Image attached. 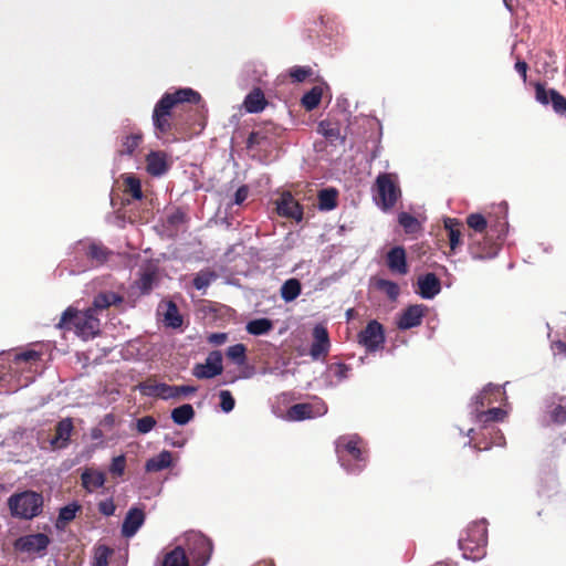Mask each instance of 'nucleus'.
<instances>
[{"label": "nucleus", "mask_w": 566, "mask_h": 566, "mask_svg": "<svg viewBox=\"0 0 566 566\" xmlns=\"http://www.w3.org/2000/svg\"><path fill=\"white\" fill-rule=\"evenodd\" d=\"M201 95L190 88H179L172 93H165L161 98L156 103L153 111V125L158 137L164 136L177 129L175 122V111L184 103L199 104Z\"/></svg>", "instance_id": "obj_1"}, {"label": "nucleus", "mask_w": 566, "mask_h": 566, "mask_svg": "<svg viewBox=\"0 0 566 566\" xmlns=\"http://www.w3.org/2000/svg\"><path fill=\"white\" fill-rule=\"evenodd\" d=\"M95 314V308L92 307L78 311L70 306L62 313L56 327L63 331H74L83 339L92 338L99 333V319Z\"/></svg>", "instance_id": "obj_2"}, {"label": "nucleus", "mask_w": 566, "mask_h": 566, "mask_svg": "<svg viewBox=\"0 0 566 566\" xmlns=\"http://www.w3.org/2000/svg\"><path fill=\"white\" fill-rule=\"evenodd\" d=\"M488 527L484 521L469 525L465 537L459 539V547L465 559L481 560L486 555Z\"/></svg>", "instance_id": "obj_3"}, {"label": "nucleus", "mask_w": 566, "mask_h": 566, "mask_svg": "<svg viewBox=\"0 0 566 566\" xmlns=\"http://www.w3.org/2000/svg\"><path fill=\"white\" fill-rule=\"evenodd\" d=\"M8 506L13 517L32 520L42 513L43 496L34 491H24L11 495Z\"/></svg>", "instance_id": "obj_4"}, {"label": "nucleus", "mask_w": 566, "mask_h": 566, "mask_svg": "<svg viewBox=\"0 0 566 566\" xmlns=\"http://www.w3.org/2000/svg\"><path fill=\"white\" fill-rule=\"evenodd\" d=\"M185 549L191 566H206L212 554V543L201 533L192 532L186 537Z\"/></svg>", "instance_id": "obj_5"}, {"label": "nucleus", "mask_w": 566, "mask_h": 566, "mask_svg": "<svg viewBox=\"0 0 566 566\" xmlns=\"http://www.w3.org/2000/svg\"><path fill=\"white\" fill-rule=\"evenodd\" d=\"M376 190L375 199L384 210L391 209L400 197V188L391 174H380L377 177Z\"/></svg>", "instance_id": "obj_6"}, {"label": "nucleus", "mask_w": 566, "mask_h": 566, "mask_svg": "<svg viewBox=\"0 0 566 566\" xmlns=\"http://www.w3.org/2000/svg\"><path fill=\"white\" fill-rule=\"evenodd\" d=\"M360 444L361 440L356 436L350 438H343L337 444L338 452L345 451L353 460L357 462L355 465L346 464L343 455H340L342 465L350 473L360 472L365 467L366 457Z\"/></svg>", "instance_id": "obj_7"}, {"label": "nucleus", "mask_w": 566, "mask_h": 566, "mask_svg": "<svg viewBox=\"0 0 566 566\" xmlns=\"http://www.w3.org/2000/svg\"><path fill=\"white\" fill-rule=\"evenodd\" d=\"M358 343L363 345L369 353L381 348L385 343V332L382 325L375 319L368 322L366 327L358 334Z\"/></svg>", "instance_id": "obj_8"}, {"label": "nucleus", "mask_w": 566, "mask_h": 566, "mask_svg": "<svg viewBox=\"0 0 566 566\" xmlns=\"http://www.w3.org/2000/svg\"><path fill=\"white\" fill-rule=\"evenodd\" d=\"M51 538L44 533L29 534L15 539L13 546L17 551L28 554L44 555Z\"/></svg>", "instance_id": "obj_9"}, {"label": "nucleus", "mask_w": 566, "mask_h": 566, "mask_svg": "<svg viewBox=\"0 0 566 566\" xmlns=\"http://www.w3.org/2000/svg\"><path fill=\"white\" fill-rule=\"evenodd\" d=\"M535 99L541 103L542 105H548L549 103L553 106V109L555 113H557L560 116L566 117V97L563 96L555 88L547 90L545 84L543 83H535Z\"/></svg>", "instance_id": "obj_10"}, {"label": "nucleus", "mask_w": 566, "mask_h": 566, "mask_svg": "<svg viewBox=\"0 0 566 566\" xmlns=\"http://www.w3.org/2000/svg\"><path fill=\"white\" fill-rule=\"evenodd\" d=\"M493 390H495L496 392L500 391V389L497 387H493L491 384L488 385L483 391L476 397V401L475 403L478 405L476 407V412H478V418L481 422H496V421H503L504 418L506 417V411L503 410L502 408H490L488 410H480V407L483 408L486 403H490L491 400L488 399V401L485 402L486 400V397L489 394H491Z\"/></svg>", "instance_id": "obj_11"}, {"label": "nucleus", "mask_w": 566, "mask_h": 566, "mask_svg": "<svg viewBox=\"0 0 566 566\" xmlns=\"http://www.w3.org/2000/svg\"><path fill=\"white\" fill-rule=\"evenodd\" d=\"M223 371L222 354L213 350L208 354L203 364H196L192 375L198 379H211Z\"/></svg>", "instance_id": "obj_12"}, {"label": "nucleus", "mask_w": 566, "mask_h": 566, "mask_svg": "<svg viewBox=\"0 0 566 566\" xmlns=\"http://www.w3.org/2000/svg\"><path fill=\"white\" fill-rule=\"evenodd\" d=\"M276 212L279 216L301 222L303 219V207L291 192H283L276 200Z\"/></svg>", "instance_id": "obj_13"}, {"label": "nucleus", "mask_w": 566, "mask_h": 566, "mask_svg": "<svg viewBox=\"0 0 566 566\" xmlns=\"http://www.w3.org/2000/svg\"><path fill=\"white\" fill-rule=\"evenodd\" d=\"M327 412V406L321 401L318 403H295L287 410V417L294 421L311 419L323 416Z\"/></svg>", "instance_id": "obj_14"}, {"label": "nucleus", "mask_w": 566, "mask_h": 566, "mask_svg": "<svg viewBox=\"0 0 566 566\" xmlns=\"http://www.w3.org/2000/svg\"><path fill=\"white\" fill-rule=\"evenodd\" d=\"M469 250L474 259H491L496 255L497 247L489 235L481 240L476 234H469Z\"/></svg>", "instance_id": "obj_15"}, {"label": "nucleus", "mask_w": 566, "mask_h": 566, "mask_svg": "<svg viewBox=\"0 0 566 566\" xmlns=\"http://www.w3.org/2000/svg\"><path fill=\"white\" fill-rule=\"evenodd\" d=\"M313 343L310 348V355L314 360L324 359L329 352L331 342L327 328L323 325H316L313 329Z\"/></svg>", "instance_id": "obj_16"}, {"label": "nucleus", "mask_w": 566, "mask_h": 566, "mask_svg": "<svg viewBox=\"0 0 566 566\" xmlns=\"http://www.w3.org/2000/svg\"><path fill=\"white\" fill-rule=\"evenodd\" d=\"M139 391L144 396L160 398L163 400L174 399L175 385L157 382L147 379L138 385Z\"/></svg>", "instance_id": "obj_17"}, {"label": "nucleus", "mask_w": 566, "mask_h": 566, "mask_svg": "<svg viewBox=\"0 0 566 566\" xmlns=\"http://www.w3.org/2000/svg\"><path fill=\"white\" fill-rule=\"evenodd\" d=\"M171 166L167 153L163 150H151L146 156V171L153 177L165 175Z\"/></svg>", "instance_id": "obj_18"}, {"label": "nucleus", "mask_w": 566, "mask_h": 566, "mask_svg": "<svg viewBox=\"0 0 566 566\" xmlns=\"http://www.w3.org/2000/svg\"><path fill=\"white\" fill-rule=\"evenodd\" d=\"M427 311L423 304L409 305L399 316L397 326L399 329L406 331L419 326Z\"/></svg>", "instance_id": "obj_19"}, {"label": "nucleus", "mask_w": 566, "mask_h": 566, "mask_svg": "<svg viewBox=\"0 0 566 566\" xmlns=\"http://www.w3.org/2000/svg\"><path fill=\"white\" fill-rule=\"evenodd\" d=\"M74 424L72 418H64L55 426V432L50 441L52 449H64L69 446Z\"/></svg>", "instance_id": "obj_20"}, {"label": "nucleus", "mask_w": 566, "mask_h": 566, "mask_svg": "<svg viewBox=\"0 0 566 566\" xmlns=\"http://www.w3.org/2000/svg\"><path fill=\"white\" fill-rule=\"evenodd\" d=\"M417 293L426 300H431L441 291V282L434 273L420 275L417 281Z\"/></svg>", "instance_id": "obj_21"}, {"label": "nucleus", "mask_w": 566, "mask_h": 566, "mask_svg": "<svg viewBox=\"0 0 566 566\" xmlns=\"http://www.w3.org/2000/svg\"><path fill=\"white\" fill-rule=\"evenodd\" d=\"M145 522V513L142 509L138 507H132L127 512L123 525H122V535L124 537H132L134 536L139 527Z\"/></svg>", "instance_id": "obj_22"}, {"label": "nucleus", "mask_w": 566, "mask_h": 566, "mask_svg": "<svg viewBox=\"0 0 566 566\" xmlns=\"http://www.w3.org/2000/svg\"><path fill=\"white\" fill-rule=\"evenodd\" d=\"M144 135L139 129L134 132H124L119 137V147L117 153L119 156H132L143 143Z\"/></svg>", "instance_id": "obj_23"}, {"label": "nucleus", "mask_w": 566, "mask_h": 566, "mask_svg": "<svg viewBox=\"0 0 566 566\" xmlns=\"http://www.w3.org/2000/svg\"><path fill=\"white\" fill-rule=\"evenodd\" d=\"M386 262L388 269L391 272L401 275L408 273V264L405 248L398 245L390 249L387 253Z\"/></svg>", "instance_id": "obj_24"}, {"label": "nucleus", "mask_w": 566, "mask_h": 566, "mask_svg": "<svg viewBox=\"0 0 566 566\" xmlns=\"http://www.w3.org/2000/svg\"><path fill=\"white\" fill-rule=\"evenodd\" d=\"M549 421L557 426L566 423V397L558 396L546 406Z\"/></svg>", "instance_id": "obj_25"}, {"label": "nucleus", "mask_w": 566, "mask_h": 566, "mask_svg": "<svg viewBox=\"0 0 566 566\" xmlns=\"http://www.w3.org/2000/svg\"><path fill=\"white\" fill-rule=\"evenodd\" d=\"M160 566H191L184 546L178 545L164 554Z\"/></svg>", "instance_id": "obj_26"}, {"label": "nucleus", "mask_w": 566, "mask_h": 566, "mask_svg": "<svg viewBox=\"0 0 566 566\" xmlns=\"http://www.w3.org/2000/svg\"><path fill=\"white\" fill-rule=\"evenodd\" d=\"M268 105L264 93L260 87H254L244 98L243 106L248 113H260Z\"/></svg>", "instance_id": "obj_27"}, {"label": "nucleus", "mask_w": 566, "mask_h": 566, "mask_svg": "<svg viewBox=\"0 0 566 566\" xmlns=\"http://www.w3.org/2000/svg\"><path fill=\"white\" fill-rule=\"evenodd\" d=\"M158 282V275L156 269L148 268L135 281L133 289H137L140 295H147L151 292L154 286Z\"/></svg>", "instance_id": "obj_28"}, {"label": "nucleus", "mask_w": 566, "mask_h": 566, "mask_svg": "<svg viewBox=\"0 0 566 566\" xmlns=\"http://www.w3.org/2000/svg\"><path fill=\"white\" fill-rule=\"evenodd\" d=\"M105 474L101 471L86 469L81 475L82 486L90 493L102 488L105 483Z\"/></svg>", "instance_id": "obj_29"}, {"label": "nucleus", "mask_w": 566, "mask_h": 566, "mask_svg": "<svg viewBox=\"0 0 566 566\" xmlns=\"http://www.w3.org/2000/svg\"><path fill=\"white\" fill-rule=\"evenodd\" d=\"M85 254L95 265H102L112 255V251L101 242H91Z\"/></svg>", "instance_id": "obj_30"}, {"label": "nucleus", "mask_w": 566, "mask_h": 566, "mask_svg": "<svg viewBox=\"0 0 566 566\" xmlns=\"http://www.w3.org/2000/svg\"><path fill=\"white\" fill-rule=\"evenodd\" d=\"M444 228L448 231L450 248L451 250H455L462 243L463 224L455 218H447L444 220Z\"/></svg>", "instance_id": "obj_31"}, {"label": "nucleus", "mask_w": 566, "mask_h": 566, "mask_svg": "<svg viewBox=\"0 0 566 566\" xmlns=\"http://www.w3.org/2000/svg\"><path fill=\"white\" fill-rule=\"evenodd\" d=\"M172 463L171 452L164 450L158 455L148 459L145 463L146 472H159Z\"/></svg>", "instance_id": "obj_32"}, {"label": "nucleus", "mask_w": 566, "mask_h": 566, "mask_svg": "<svg viewBox=\"0 0 566 566\" xmlns=\"http://www.w3.org/2000/svg\"><path fill=\"white\" fill-rule=\"evenodd\" d=\"M301 292H302V284L297 279H294V277L286 280L282 284L281 290H280L281 297L285 302H292V301L296 300L300 296Z\"/></svg>", "instance_id": "obj_33"}, {"label": "nucleus", "mask_w": 566, "mask_h": 566, "mask_svg": "<svg viewBox=\"0 0 566 566\" xmlns=\"http://www.w3.org/2000/svg\"><path fill=\"white\" fill-rule=\"evenodd\" d=\"M337 196H338V192L334 188L322 189L318 192V196H317L318 208L321 210H325V211H328V210H332V209L336 208V206H337Z\"/></svg>", "instance_id": "obj_34"}, {"label": "nucleus", "mask_w": 566, "mask_h": 566, "mask_svg": "<svg viewBox=\"0 0 566 566\" xmlns=\"http://www.w3.org/2000/svg\"><path fill=\"white\" fill-rule=\"evenodd\" d=\"M318 133L322 134L326 139L334 142L337 139H340L342 142L345 140V137L340 134V127L337 123H334L332 120H322L318 124Z\"/></svg>", "instance_id": "obj_35"}, {"label": "nucleus", "mask_w": 566, "mask_h": 566, "mask_svg": "<svg viewBox=\"0 0 566 566\" xmlns=\"http://www.w3.org/2000/svg\"><path fill=\"white\" fill-rule=\"evenodd\" d=\"M195 418V410L191 405L185 403L171 411V419L178 426H185Z\"/></svg>", "instance_id": "obj_36"}, {"label": "nucleus", "mask_w": 566, "mask_h": 566, "mask_svg": "<svg viewBox=\"0 0 566 566\" xmlns=\"http://www.w3.org/2000/svg\"><path fill=\"white\" fill-rule=\"evenodd\" d=\"M245 329L251 335H265L273 329V322L265 317L252 319L247 324Z\"/></svg>", "instance_id": "obj_37"}, {"label": "nucleus", "mask_w": 566, "mask_h": 566, "mask_svg": "<svg viewBox=\"0 0 566 566\" xmlns=\"http://www.w3.org/2000/svg\"><path fill=\"white\" fill-rule=\"evenodd\" d=\"M81 510V505L76 502L67 504L60 509L59 516L56 520V527L64 528L66 524L72 522L76 513Z\"/></svg>", "instance_id": "obj_38"}, {"label": "nucleus", "mask_w": 566, "mask_h": 566, "mask_svg": "<svg viewBox=\"0 0 566 566\" xmlns=\"http://www.w3.org/2000/svg\"><path fill=\"white\" fill-rule=\"evenodd\" d=\"M322 95H323V88L321 86L312 87L308 92H306L303 95V97L301 99L302 106L306 111L315 109L321 103Z\"/></svg>", "instance_id": "obj_39"}, {"label": "nucleus", "mask_w": 566, "mask_h": 566, "mask_svg": "<svg viewBox=\"0 0 566 566\" xmlns=\"http://www.w3.org/2000/svg\"><path fill=\"white\" fill-rule=\"evenodd\" d=\"M164 323L168 327L178 328L182 325V316L179 314L177 305L169 301L164 313Z\"/></svg>", "instance_id": "obj_40"}, {"label": "nucleus", "mask_w": 566, "mask_h": 566, "mask_svg": "<svg viewBox=\"0 0 566 566\" xmlns=\"http://www.w3.org/2000/svg\"><path fill=\"white\" fill-rule=\"evenodd\" d=\"M467 224L471 230L474 231V234H476V237L482 235L484 233H489V223L484 216H482L481 213L469 214L467 217Z\"/></svg>", "instance_id": "obj_41"}, {"label": "nucleus", "mask_w": 566, "mask_h": 566, "mask_svg": "<svg viewBox=\"0 0 566 566\" xmlns=\"http://www.w3.org/2000/svg\"><path fill=\"white\" fill-rule=\"evenodd\" d=\"M375 287L384 292L390 301H396L399 296V285L390 280L378 279L375 282Z\"/></svg>", "instance_id": "obj_42"}, {"label": "nucleus", "mask_w": 566, "mask_h": 566, "mask_svg": "<svg viewBox=\"0 0 566 566\" xmlns=\"http://www.w3.org/2000/svg\"><path fill=\"white\" fill-rule=\"evenodd\" d=\"M123 297L115 293H101L98 294L93 302V307L96 310H105L108 308L113 304H117L122 302Z\"/></svg>", "instance_id": "obj_43"}, {"label": "nucleus", "mask_w": 566, "mask_h": 566, "mask_svg": "<svg viewBox=\"0 0 566 566\" xmlns=\"http://www.w3.org/2000/svg\"><path fill=\"white\" fill-rule=\"evenodd\" d=\"M218 275L214 271L211 270H202L198 272L192 281L195 289L201 291L207 289L211 282L217 280Z\"/></svg>", "instance_id": "obj_44"}, {"label": "nucleus", "mask_w": 566, "mask_h": 566, "mask_svg": "<svg viewBox=\"0 0 566 566\" xmlns=\"http://www.w3.org/2000/svg\"><path fill=\"white\" fill-rule=\"evenodd\" d=\"M125 192L129 193L133 199L140 200L143 198L142 184L140 180L134 176L129 175L124 179Z\"/></svg>", "instance_id": "obj_45"}, {"label": "nucleus", "mask_w": 566, "mask_h": 566, "mask_svg": "<svg viewBox=\"0 0 566 566\" xmlns=\"http://www.w3.org/2000/svg\"><path fill=\"white\" fill-rule=\"evenodd\" d=\"M245 352L247 348L243 344H235L227 349L226 355L229 359L241 366L245 364L247 360Z\"/></svg>", "instance_id": "obj_46"}, {"label": "nucleus", "mask_w": 566, "mask_h": 566, "mask_svg": "<svg viewBox=\"0 0 566 566\" xmlns=\"http://www.w3.org/2000/svg\"><path fill=\"white\" fill-rule=\"evenodd\" d=\"M314 71L311 66H300L295 65L290 69L289 75L294 83H302L306 78L313 75Z\"/></svg>", "instance_id": "obj_47"}, {"label": "nucleus", "mask_w": 566, "mask_h": 566, "mask_svg": "<svg viewBox=\"0 0 566 566\" xmlns=\"http://www.w3.org/2000/svg\"><path fill=\"white\" fill-rule=\"evenodd\" d=\"M398 222L407 233L416 232L419 227L418 220L408 212L399 213Z\"/></svg>", "instance_id": "obj_48"}, {"label": "nucleus", "mask_w": 566, "mask_h": 566, "mask_svg": "<svg viewBox=\"0 0 566 566\" xmlns=\"http://www.w3.org/2000/svg\"><path fill=\"white\" fill-rule=\"evenodd\" d=\"M113 549L108 546L101 545L95 551L93 566H108V558L112 555Z\"/></svg>", "instance_id": "obj_49"}, {"label": "nucleus", "mask_w": 566, "mask_h": 566, "mask_svg": "<svg viewBox=\"0 0 566 566\" xmlns=\"http://www.w3.org/2000/svg\"><path fill=\"white\" fill-rule=\"evenodd\" d=\"M156 419L153 416H145L136 420V430L140 434L150 432L156 427Z\"/></svg>", "instance_id": "obj_50"}, {"label": "nucleus", "mask_w": 566, "mask_h": 566, "mask_svg": "<svg viewBox=\"0 0 566 566\" xmlns=\"http://www.w3.org/2000/svg\"><path fill=\"white\" fill-rule=\"evenodd\" d=\"M126 468V457L124 454L113 458L109 465V472L114 476H122Z\"/></svg>", "instance_id": "obj_51"}, {"label": "nucleus", "mask_w": 566, "mask_h": 566, "mask_svg": "<svg viewBox=\"0 0 566 566\" xmlns=\"http://www.w3.org/2000/svg\"><path fill=\"white\" fill-rule=\"evenodd\" d=\"M220 408L224 412H230L234 409L235 400L229 390H221L219 392Z\"/></svg>", "instance_id": "obj_52"}, {"label": "nucleus", "mask_w": 566, "mask_h": 566, "mask_svg": "<svg viewBox=\"0 0 566 566\" xmlns=\"http://www.w3.org/2000/svg\"><path fill=\"white\" fill-rule=\"evenodd\" d=\"M186 221L187 214L182 210L177 209L167 217L166 223L168 227L177 229L180 224H184Z\"/></svg>", "instance_id": "obj_53"}, {"label": "nucleus", "mask_w": 566, "mask_h": 566, "mask_svg": "<svg viewBox=\"0 0 566 566\" xmlns=\"http://www.w3.org/2000/svg\"><path fill=\"white\" fill-rule=\"evenodd\" d=\"M265 136L261 132H251L247 139V148L251 149L263 143Z\"/></svg>", "instance_id": "obj_54"}, {"label": "nucleus", "mask_w": 566, "mask_h": 566, "mask_svg": "<svg viewBox=\"0 0 566 566\" xmlns=\"http://www.w3.org/2000/svg\"><path fill=\"white\" fill-rule=\"evenodd\" d=\"M116 506L113 500H105L98 503V511L105 516L114 515Z\"/></svg>", "instance_id": "obj_55"}, {"label": "nucleus", "mask_w": 566, "mask_h": 566, "mask_svg": "<svg viewBox=\"0 0 566 566\" xmlns=\"http://www.w3.org/2000/svg\"><path fill=\"white\" fill-rule=\"evenodd\" d=\"M175 389L176 390L174 391V399H178L181 396H188L197 391V387L188 385L175 386Z\"/></svg>", "instance_id": "obj_56"}, {"label": "nucleus", "mask_w": 566, "mask_h": 566, "mask_svg": "<svg viewBox=\"0 0 566 566\" xmlns=\"http://www.w3.org/2000/svg\"><path fill=\"white\" fill-rule=\"evenodd\" d=\"M15 359L21 360V361H35V360L40 359V353L32 350V349L25 350V352L18 354L15 356Z\"/></svg>", "instance_id": "obj_57"}, {"label": "nucleus", "mask_w": 566, "mask_h": 566, "mask_svg": "<svg viewBox=\"0 0 566 566\" xmlns=\"http://www.w3.org/2000/svg\"><path fill=\"white\" fill-rule=\"evenodd\" d=\"M228 339L227 333H212L208 336L209 344L213 346L223 345Z\"/></svg>", "instance_id": "obj_58"}, {"label": "nucleus", "mask_w": 566, "mask_h": 566, "mask_svg": "<svg viewBox=\"0 0 566 566\" xmlns=\"http://www.w3.org/2000/svg\"><path fill=\"white\" fill-rule=\"evenodd\" d=\"M248 196H249V188H248V186L243 185L237 189V191L234 193L233 201L235 205H241L247 200Z\"/></svg>", "instance_id": "obj_59"}, {"label": "nucleus", "mask_w": 566, "mask_h": 566, "mask_svg": "<svg viewBox=\"0 0 566 566\" xmlns=\"http://www.w3.org/2000/svg\"><path fill=\"white\" fill-rule=\"evenodd\" d=\"M514 67H515L516 72L522 76V80L525 83L527 80V70H528L527 63L525 61L518 59L516 61Z\"/></svg>", "instance_id": "obj_60"}, {"label": "nucleus", "mask_w": 566, "mask_h": 566, "mask_svg": "<svg viewBox=\"0 0 566 566\" xmlns=\"http://www.w3.org/2000/svg\"><path fill=\"white\" fill-rule=\"evenodd\" d=\"M349 371L350 367L348 365L339 363L336 365L335 376L338 379H345L348 377Z\"/></svg>", "instance_id": "obj_61"}, {"label": "nucleus", "mask_w": 566, "mask_h": 566, "mask_svg": "<svg viewBox=\"0 0 566 566\" xmlns=\"http://www.w3.org/2000/svg\"><path fill=\"white\" fill-rule=\"evenodd\" d=\"M554 354L566 357V343L563 340H555L552 343Z\"/></svg>", "instance_id": "obj_62"}, {"label": "nucleus", "mask_w": 566, "mask_h": 566, "mask_svg": "<svg viewBox=\"0 0 566 566\" xmlns=\"http://www.w3.org/2000/svg\"><path fill=\"white\" fill-rule=\"evenodd\" d=\"M490 448L489 444H486L485 447H483V450H488ZM480 450H482V448H479Z\"/></svg>", "instance_id": "obj_63"}, {"label": "nucleus", "mask_w": 566, "mask_h": 566, "mask_svg": "<svg viewBox=\"0 0 566 566\" xmlns=\"http://www.w3.org/2000/svg\"><path fill=\"white\" fill-rule=\"evenodd\" d=\"M504 2H505V4H506V7H509V3H507V2H510V0H504Z\"/></svg>", "instance_id": "obj_64"}]
</instances>
